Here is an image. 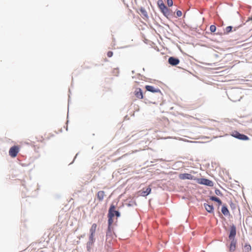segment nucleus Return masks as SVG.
<instances>
[{
    "label": "nucleus",
    "instance_id": "1",
    "mask_svg": "<svg viewBox=\"0 0 252 252\" xmlns=\"http://www.w3.org/2000/svg\"><path fill=\"white\" fill-rule=\"evenodd\" d=\"M114 205L112 204L110 206L108 214V227L107 232H106V236H108L109 233H111V225L112 224L113 222V218L114 217V214L113 213V212L114 211Z\"/></svg>",
    "mask_w": 252,
    "mask_h": 252
},
{
    "label": "nucleus",
    "instance_id": "2",
    "mask_svg": "<svg viewBox=\"0 0 252 252\" xmlns=\"http://www.w3.org/2000/svg\"><path fill=\"white\" fill-rule=\"evenodd\" d=\"M158 5L160 11L165 17H167L170 15V10L165 6L162 0H158Z\"/></svg>",
    "mask_w": 252,
    "mask_h": 252
},
{
    "label": "nucleus",
    "instance_id": "3",
    "mask_svg": "<svg viewBox=\"0 0 252 252\" xmlns=\"http://www.w3.org/2000/svg\"><path fill=\"white\" fill-rule=\"evenodd\" d=\"M20 151L18 146H14L11 147L9 151V155L11 158H15Z\"/></svg>",
    "mask_w": 252,
    "mask_h": 252
},
{
    "label": "nucleus",
    "instance_id": "4",
    "mask_svg": "<svg viewBox=\"0 0 252 252\" xmlns=\"http://www.w3.org/2000/svg\"><path fill=\"white\" fill-rule=\"evenodd\" d=\"M231 135L240 140H247L249 139V137L247 136L241 134L237 131H232L231 133Z\"/></svg>",
    "mask_w": 252,
    "mask_h": 252
},
{
    "label": "nucleus",
    "instance_id": "5",
    "mask_svg": "<svg viewBox=\"0 0 252 252\" xmlns=\"http://www.w3.org/2000/svg\"><path fill=\"white\" fill-rule=\"evenodd\" d=\"M236 235V229L235 225H232L230 226V233L229 234V240H232V239H235V237Z\"/></svg>",
    "mask_w": 252,
    "mask_h": 252
},
{
    "label": "nucleus",
    "instance_id": "6",
    "mask_svg": "<svg viewBox=\"0 0 252 252\" xmlns=\"http://www.w3.org/2000/svg\"><path fill=\"white\" fill-rule=\"evenodd\" d=\"M151 191V189L150 187H148L146 189H143L141 190L138 191V193L139 195L146 196L149 194Z\"/></svg>",
    "mask_w": 252,
    "mask_h": 252
},
{
    "label": "nucleus",
    "instance_id": "7",
    "mask_svg": "<svg viewBox=\"0 0 252 252\" xmlns=\"http://www.w3.org/2000/svg\"><path fill=\"white\" fill-rule=\"evenodd\" d=\"M230 244L228 246L229 252H234L236 248L237 241L236 239L230 240Z\"/></svg>",
    "mask_w": 252,
    "mask_h": 252
},
{
    "label": "nucleus",
    "instance_id": "8",
    "mask_svg": "<svg viewBox=\"0 0 252 252\" xmlns=\"http://www.w3.org/2000/svg\"><path fill=\"white\" fill-rule=\"evenodd\" d=\"M97 228V224L96 223H93L90 229V237H94V238L95 233Z\"/></svg>",
    "mask_w": 252,
    "mask_h": 252
},
{
    "label": "nucleus",
    "instance_id": "9",
    "mask_svg": "<svg viewBox=\"0 0 252 252\" xmlns=\"http://www.w3.org/2000/svg\"><path fill=\"white\" fill-rule=\"evenodd\" d=\"M94 242H95L94 238L89 237V241H88V242L87 243V248L88 251H89L92 249V248L94 244Z\"/></svg>",
    "mask_w": 252,
    "mask_h": 252
},
{
    "label": "nucleus",
    "instance_id": "10",
    "mask_svg": "<svg viewBox=\"0 0 252 252\" xmlns=\"http://www.w3.org/2000/svg\"><path fill=\"white\" fill-rule=\"evenodd\" d=\"M199 183L209 187H213L214 185V183L212 181L206 179H201Z\"/></svg>",
    "mask_w": 252,
    "mask_h": 252
},
{
    "label": "nucleus",
    "instance_id": "11",
    "mask_svg": "<svg viewBox=\"0 0 252 252\" xmlns=\"http://www.w3.org/2000/svg\"><path fill=\"white\" fill-rule=\"evenodd\" d=\"M147 91L152 93H160V90L158 88H155L152 86L147 85L145 87Z\"/></svg>",
    "mask_w": 252,
    "mask_h": 252
},
{
    "label": "nucleus",
    "instance_id": "12",
    "mask_svg": "<svg viewBox=\"0 0 252 252\" xmlns=\"http://www.w3.org/2000/svg\"><path fill=\"white\" fill-rule=\"evenodd\" d=\"M179 62L180 61L179 59L172 57H171L168 59V63L172 65H176L179 63Z\"/></svg>",
    "mask_w": 252,
    "mask_h": 252
},
{
    "label": "nucleus",
    "instance_id": "13",
    "mask_svg": "<svg viewBox=\"0 0 252 252\" xmlns=\"http://www.w3.org/2000/svg\"><path fill=\"white\" fill-rule=\"evenodd\" d=\"M180 179L182 180L189 179L192 180L193 179V176L190 174L184 173L181 174L179 175Z\"/></svg>",
    "mask_w": 252,
    "mask_h": 252
},
{
    "label": "nucleus",
    "instance_id": "14",
    "mask_svg": "<svg viewBox=\"0 0 252 252\" xmlns=\"http://www.w3.org/2000/svg\"><path fill=\"white\" fill-rule=\"evenodd\" d=\"M105 196V192L103 190L98 191L96 194L97 198L99 201H102L103 200Z\"/></svg>",
    "mask_w": 252,
    "mask_h": 252
},
{
    "label": "nucleus",
    "instance_id": "15",
    "mask_svg": "<svg viewBox=\"0 0 252 252\" xmlns=\"http://www.w3.org/2000/svg\"><path fill=\"white\" fill-rule=\"evenodd\" d=\"M134 94L137 98H138V99L143 98V94H142V92L141 89L137 88L134 92Z\"/></svg>",
    "mask_w": 252,
    "mask_h": 252
},
{
    "label": "nucleus",
    "instance_id": "16",
    "mask_svg": "<svg viewBox=\"0 0 252 252\" xmlns=\"http://www.w3.org/2000/svg\"><path fill=\"white\" fill-rule=\"evenodd\" d=\"M204 206L206 209V210L209 213H212L214 211L213 206L212 205H209L206 203L204 204Z\"/></svg>",
    "mask_w": 252,
    "mask_h": 252
},
{
    "label": "nucleus",
    "instance_id": "17",
    "mask_svg": "<svg viewBox=\"0 0 252 252\" xmlns=\"http://www.w3.org/2000/svg\"><path fill=\"white\" fill-rule=\"evenodd\" d=\"M210 199L212 201H216L217 202H218L219 206L221 205V204H222L221 201L219 198H218L217 197L211 196L210 197Z\"/></svg>",
    "mask_w": 252,
    "mask_h": 252
},
{
    "label": "nucleus",
    "instance_id": "18",
    "mask_svg": "<svg viewBox=\"0 0 252 252\" xmlns=\"http://www.w3.org/2000/svg\"><path fill=\"white\" fill-rule=\"evenodd\" d=\"M221 212L222 214L225 216H227L229 214V211L227 207L225 206H222L221 208Z\"/></svg>",
    "mask_w": 252,
    "mask_h": 252
},
{
    "label": "nucleus",
    "instance_id": "19",
    "mask_svg": "<svg viewBox=\"0 0 252 252\" xmlns=\"http://www.w3.org/2000/svg\"><path fill=\"white\" fill-rule=\"evenodd\" d=\"M232 28H233L231 26H228L226 27V28L224 30V32L225 33H229L230 32H232Z\"/></svg>",
    "mask_w": 252,
    "mask_h": 252
},
{
    "label": "nucleus",
    "instance_id": "20",
    "mask_svg": "<svg viewBox=\"0 0 252 252\" xmlns=\"http://www.w3.org/2000/svg\"><path fill=\"white\" fill-rule=\"evenodd\" d=\"M244 249L247 252H250L251 250V246L249 244H246L244 246Z\"/></svg>",
    "mask_w": 252,
    "mask_h": 252
},
{
    "label": "nucleus",
    "instance_id": "21",
    "mask_svg": "<svg viewBox=\"0 0 252 252\" xmlns=\"http://www.w3.org/2000/svg\"><path fill=\"white\" fill-rule=\"evenodd\" d=\"M140 12H141V13L145 17H147L148 16V14H147V12H146V11L145 10V9H144V8H141L140 9Z\"/></svg>",
    "mask_w": 252,
    "mask_h": 252
},
{
    "label": "nucleus",
    "instance_id": "22",
    "mask_svg": "<svg viewBox=\"0 0 252 252\" xmlns=\"http://www.w3.org/2000/svg\"><path fill=\"white\" fill-rule=\"evenodd\" d=\"M210 30L211 32H214L216 30V27L215 25H211L210 27Z\"/></svg>",
    "mask_w": 252,
    "mask_h": 252
},
{
    "label": "nucleus",
    "instance_id": "23",
    "mask_svg": "<svg viewBox=\"0 0 252 252\" xmlns=\"http://www.w3.org/2000/svg\"><path fill=\"white\" fill-rule=\"evenodd\" d=\"M167 4L168 6L170 7L173 5V0H167Z\"/></svg>",
    "mask_w": 252,
    "mask_h": 252
},
{
    "label": "nucleus",
    "instance_id": "24",
    "mask_svg": "<svg viewBox=\"0 0 252 252\" xmlns=\"http://www.w3.org/2000/svg\"><path fill=\"white\" fill-rule=\"evenodd\" d=\"M115 206H114V211L113 212V213L114 214V216L116 215L117 217H119L120 215L119 212L117 211H115Z\"/></svg>",
    "mask_w": 252,
    "mask_h": 252
},
{
    "label": "nucleus",
    "instance_id": "25",
    "mask_svg": "<svg viewBox=\"0 0 252 252\" xmlns=\"http://www.w3.org/2000/svg\"><path fill=\"white\" fill-rule=\"evenodd\" d=\"M215 193L217 195H220V196H222V193H221V192L219 189H216L215 190Z\"/></svg>",
    "mask_w": 252,
    "mask_h": 252
},
{
    "label": "nucleus",
    "instance_id": "26",
    "mask_svg": "<svg viewBox=\"0 0 252 252\" xmlns=\"http://www.w3.org/2000/svg\"><path fill=\"white\" fill-rule=\"evenodd\" d=\"M113 55V53L112 51H108L107 54V55L108 57H109V58L112 57Z\"/></svg>",
    "mask_w": 252,
    "mask_h": 252
},
{
    "label": "nucleus",
    "instance_id": "27",
    "mask_svg": "<svg viewBox=\"0 0 252 252\" xmlns=\"http://www.w3.org/2000/svg\"><path fill=\"white\" fill-rule=\"evenodd\" d=\"M176 14H177V16L178 17H181L182 15V12L180 10H178L177 12H176Z\"/></svg>",
    "mask_w": 252,
    "mask_h": 252
}]
</instances>
